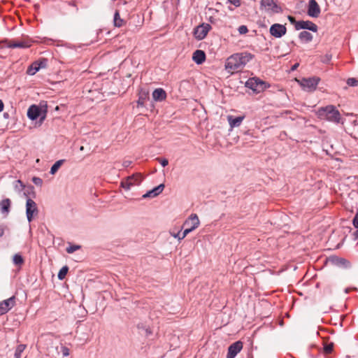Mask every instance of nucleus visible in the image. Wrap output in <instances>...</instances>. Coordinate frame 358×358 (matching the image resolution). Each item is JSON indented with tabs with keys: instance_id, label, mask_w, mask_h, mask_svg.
Masks as SVG:
<instances>
[{
	"instance_id": "obj_21",
	"label": "nucleus",
	"mask_w": 358,
	"mask_h": 358,
	"mask_svg": "<svg viewBox=\"0 0 358 358\" xmlns=\"http://www.w3.org/2000/svg\"><path fill=\"white\" fill-rule=\"evenodd\" d=\"M11 201L9 199H4L0 201V211L2 214L8 215L10 212Z\"/></svg>"
},
{
	"instance_id": "obj_37",
	"label": "nucleus",
	"mask_w": 358,
	"mask_h": 358,
	"mask_svg": "<svg viewBox=\"0 0 358 358\" xmlns=\"http://www.w3.org/2000/svg\"><path fill=\"white\" fill-rule=\"evenodd\" d=\"M33 182L38 186H41L43 184V180L41 178L38 177H34L32 179Z\"/></svg>"
},
{
	"instance_id": "obj_42",
	"label": "nucleus",
	"mask_w": 358,
	"mask_h": 358,
	"mask_svg": "<svg viewBox=\"0 0 358 358\" xmlns=\"http://www.w3.org/2000/svg\"><path fill=\"white\" fill-rule=\"evenodd\" d=\"M131 164V161L130 160H124L122 162V166L125 168L129 166Z\"/></svg>"
},
{
	"instance_id": "obj_33",
	"label": "nucleus",
	"mask_w": 358,
	"mask_h": 358,
	"mask_svg": "<svg viewBox=\"0 0 358 358\" xmlns=\"http://www.w3.org/2000/svg\"><path fill=\"white\" fill-rule=\"evenodd\" d=\"M334 348V344L332 343L327 344L324 347V351L327 354H329L332 352Z\"/></svg>"
},
{
	"instance_id": "obj_13",
	"label": "nucleus",
	"mask_w": 358,
	"mask_h": 358,
	"mask_svg": "<svg viewBox=\"0 0 358 358\" xmlns=\"http://www.w3.org/2000/svg\"><path fill=\"white\" fill-rule=\"evenodd\" d=\"M295 29L296 30L308 29V30L312 31L313 32H316L317 31V26L315 23L312 22L310 21L301 20V21H298L297 22H296Z\"/></svg>"
},
{
	"instance_id": "obj_18",
	"label": "nucleus",
	"mask_w": 358,
	"mask_h": 358,
	"mask_svg": "<svg viewBox=\"0 0 358 358\" xmlns=\"http://www.w3.org/2000/svg\"><path fill=\"white\" fill-rule=\"evenodd\" d=\"M192 59L196 64H201L206 60V54L203 50H196L193 53Z\"/></svg>"
},
{
	"instance_id": "obj_1",
	"label": "nucleus",
	"mask_w": 358,
	"mask_h": 358,
	"mask_svg": "<svg viewBox=\"0 0 358 358\" xmlns=\"http://www.w3.org/2000/svg\"><path fill=\"white\" fill-rule=\"evenodd\" d=\"M252 59L250 53H236L229 57L225 63L226 70L234 73L241 71Z\"/></svg>"
},
{
	"instance_id": "obj_14",
	"label": "nucleus",
	"mask_w": 358,
	"mask_h": 358,
	"mask_svg": "<svg viewBox=\"0 0 358 358\" xmlns=\"http://www.w3.org/2000/svg\"><path fill=\"white\" fill-rule=\"evenodd\" d=\"M320 14V8L315 0L308 2V15L312 17H317Z\"/></svg>"
},
{
	"instance_id": "obj_15",
	"label": "nucleus",
	"mask_w": 358,
	"mask_h": 358,
	"mask_svg": "<svg viewBox=\"0 0 358 358\" xmlns=\"http://www.w3.org/2000/svg\"><path fill=\"white\" fill-rule=\"evenodd\" d=\"M243 343L236 341L231 344L228 348L227 358H234L236 355L242 350Z\"/></svg>"
},
{
	"instance_id": "obj_39",
	"label": "nucleus",
	"mask_w": 358,
	"mask_h": 358,
	"mask_svg": "<svg viewBox=\"0 0 358 358\" xmlns=\"http://www.w3.org/2000/svg\"><path fill=\"white\" fill-rule=\"evenodd\" d=\"M353 226L358 229V210L357 211L353 220H352Z\"/></svg>"
},
{
	"instance_id": "obj_46",
	"label": "nucleus",
	"mask_w": 358,
	"mask_h": 358,
	"mask_svg": "<svg viewBox=\"0 0 358 358\" xmlns=\"http://www.w3.org/2000/svg\"><path fill=\"white\" fill-rule=\"evenodd\" d=\"M355 236L356 238H358V229L355 232Z\"/></svg>"
},
{
	"instance_id": "obj_30",
	"label": "nucleus",
	"mask_w": 358,
	"mask_h": 358,
	"mask_svg": "<svg viewBox=\"0 0 358 358\" xmlns=\"http://www.w3.org/2000/svg\"><path fill=\"white\" fill-rule=\"evenodd\" d=\"M36 63H38V68L41 69H43V68H45L47 66V64H48V59H45V58H41L37 61L35 62Z\"/></svg>"
},
{
	"instance_id": "obj_25",
	"label": "nucleus",
	"mask_w": 358,
	"mask_h": 358,
	"mask_svg": "<svg viewBox=\"0 0 358 358\" xmlns=\"http://www.w3.org/2000/svg\"><path fill=\"white\" fill-rule=\"evenodd\" d=\"M13 262L15 265L18 266L19 267H21L22 265L24 264V260L22 256L20 254L17 253V254L14 255V256L13 257Z\"/></svg>"
},
{
	"instance_id": "obj_47",
	"label": "nucleus",
	"mask_w": 358,
	"mask_h": 358,
	"mask_svg": "<svg viewBox=\"0 0 358 358\" xmlns=\"http://www.w3.org/2000/svg\"><path fill=\"white\" fill-rule=\"evenodd\" d=\"M298 64H294V66L292 67V69H295L298 66Z\"/></svg>"
},
{
	"instance_id": "obj_12",
	"label": "nucleus",
	"mask_w": 358,
	"mask_h": 358,
	"mask_svg": "<svg viewBox=\"0 0 358 358\" xmlns=\"http://www.w3.org/2000/svg\"><path fill=\"white\" fill-rule=\"evenodd\" d=\"M15 305L14 296L0 302V316L7 313Z\"/></svg>"
},
{
	"instance_id": "obj_4",
	"label": "nucleus",
	"mask_w": 358,
	"mask_h": 358,
	"mask_svg": "<svg viewBox=\"0 0 358 358\" xmlns=\"http://www.w3.org/2000/svg\"><path fill=\"white\" fill-rule=\"evenodd\" d=\"M259 9L268 15H273L282 12V9L281 6L278 5L277 0H261Z\"/></svg>"
},
{
	"instance_id": "obj_40",
	"label": "nucleus",
	"mask_w": 358,
	"mask_h": 358,
	"mask_svg": "<svg viewBox=\"0 0 358 358\" xmlns=\"http://www.w3.org/2000/svg\"><path fill=\"white\" fill-rule=\"evenodd\" d=\"M231 4L235 6L236 7H239L241 6V0H228Z\"/></svg>"
},
{
	"instance_id": "obj_36",
	"label": "nucleus",
	"mask_w": 358,
	"mask_h": 358,
	"mask_svg": "<svg viewBox=\"0 0 358 358\" xmlns=\"http://www.w3.org/2000/svg\"><path fill=\"white\" fill-rule=\"evenodd\" d=\"M331 57H331V55H330V54H326V55H325L322 58V62L323 63H326V64H327V63H329V62L331 61Z\"/></svg>"
},
{
	"instance_id": "obj_3",
	"label": "nucleus",
	"mask_w": 358,
	"mask_h": 358,
	"mask_svg": "<svg viewBox=\"0 0 358 358\" xmlns=\"http://www.w3.org/2000/svg\"><path fill=\"white\" fill-rule=\"evenodd\" d=\"M199 224L200 222L198 216L196 214H192L184 222L183 226L186 227V229L182 232V236H180V231H178L177 234H171V236L178 238V241H181L184 239L189 233L196 229Z\"/></svg>"
},
{
	"instance_id": "obj_45",
	"label": "nucleus",
	"mask_w": 358,
	"mask_h": 358,
	"mask_svg": "<svg viewBox=\"0 0 358 358\" xmlns=\"http://www.w3.org/2000/svg\"><path fill=\"white\" fill-rule=\"evenodd\" d=\"M138 105H143V101L141 99H138Z\"/></svg>"
},
{
	"instance_id": "obj_17",
	"label": "nucleus",
	"mask_w": 358,
	"mask_h": 358,
	"mask_svg": "<svg viewBox=\"0 0 358 358\" xmlns=\"http://www.w3.org/2000/svg\"><path fill=\"white\" fill-rule=\"evenodd\" d=\"M164 185L160 184L157 187L153 188L152 189L148 191L145 194H143V198L145 199V198L155 197V196H158L164 190Z\"/></svg>"
},
{
	"instance_id": "obj_7",
	"label": "nucleus",
	"mask_w": 358,
	"mask_h": 358,
	"mask_svg": "<svg viewBox=\"0 0 358 358\" xmlns=\"http://www.w3.org/2000/svg\"><path fill=\"white\" fill-rule=\"evenodd\" d=\"M38 213L36 202L30 198L27 199L26 202V215L27 220L30 222L32 221L34 215Z\"/></svg>"
},
{
	"instance_id": "obj_50",
	"label": "nucleus",
	"mask_w": 358,
	"mask_h": 358,
	"mask_svg": "<svg viewBox=\"0 0 358 358\" xmlns=\"http://www.w3.org/2000/svg\"><path fill=\"white\" fill-rule=\"evenodd\" d=\"M357 125H358V124H357Z\"/></svg>"
},
{
	"instance_id": "obj_22",
	"label": "nucleus",
	"mask_w": 358,
	"mask_h": 358,
	"mask_svg": "<svg viewBox=\"0 0 358 358\" xmlns=\"http://www.w3.org/2000/svg\"><path fill=\"white\" fill-rule=\"evenodd\" d=\"M331 261L334 264L339 267L348 268L350 266V262L342 257H332Z\"/></svg>"
},
{
	"instance_id": "obj_5",
	"label": "nucleus",
	"mask_w": 358,
	"mask_h": 358,
	"mask_svg": "<svg viewBox=\"0 0 358 358\" xmlns=\"http://www.w3.org/2000/svg\"><path fill=\"white\" fill-rule=\"evenodd\" d=\"M245 87L259 94L270 87V85L257 77L249 78L245 83Z\"/></svg>"
},
{
	"instance_id": "obj_8",
	"label": "nucleus",
	"mask_w": 358,
	"mask_h": 358,
	"mask_svg": "<svg viewBox=\"0 0 358 358\" xmlns=\"http://www.w3.org/2000/svg\"><path fill=\"white\" fill-rule=\"evenodd\" d=\"M142 180L141 174H135L127 177L125 180L121 182V187L128 190L134 185H139Z\"/></svg>"
},
{
	"instance_id": "obj_31",
	"label": "nucleus",
	"mask_w": 358,
	"mask_h": 358,
	"mask_svg": "<svg viewBox=\"0 0 358 358\" xmlns=\"http://www.w3.org/2000/svg\"><path fill=\"white\" fill-rule=\"evenodd\" d=\"M81 246L78 245H71L66 248V250L69 254H71L75 251L79 250Z\"/></svg>"
},
{
	"instance_id": "obj_44",
	"label": "nucleus",
	"mask_w": 358,
	"mask_h": 358,
	"mask_svg": "<svg viewBox=\"0 0 358 358\" xmlns=\"http://www.w3.org/2000/svg\"><path fill=\"white\" fill-rule=\"evenodd\" d=\"M3 109V103L1 100H0V112H1Z\"/></svg>"
},
{
	"instance_id": "obj_32",
	"label": "nucleus",
	"mask_w": 358,
	"mask_h": 358,
	"mask_svg": "<svg viewBox=\"0 0 358 358\" xmlns=\"http://www.w3.org/2000/svg\"><path fill=\"white\" fill-rule=\"evenodd\" d=\"M347 84L351 87H356L358 85V80L355 78H350L347 80Z\"/></svg>"
},
{
	"instance_id": "obj_27",
	"label": "nucleus",
	"mask_w": 358,
	"mask_h": 358,
	"mask_svg": "<svg viewBox=\"0 0 358 358\" xmlns=\"http://www.w3.org/2000/svg\"><path fill=\"white\" fill-rule=\"evenodd\" d=\"M37 65H38V63H36L35 62H33L30 65V66L28 68L27 73L29 75H31V76L34 75L37 71H38L40 70V69L38 68V66Z\"/></svg>"
},
{
	"instance_id": "obj_16",
	"label": "nucleus",
	"mask_w": 358,
	"mask_h": 358,
	"mask_svg": "<svg viewBox=\"0 0 358 358\" xmlns=\"http://www.w3.org/2000/svg\"><path fill=\"white\" fill-rule=\"evenodd\" d=\"M41 109L36 106H31L27 110V116L31 120H36L41 115Z\"/></svg>"
},
{
	"instance_id": "obj_2",
	"label": "nucleus",
	"mask_w": 358,
	"mask_h": 358,
	"mask_svg": "<svg viewBox=\"0 0 358 358\" xmlns=\"http://www.w3.org/2000/svg\"><path fill=\"white\" fill-rule=\"evenodd\" d=\"M317 114L320 119L326 120L334 123H339L341 119L340 112L333 105L319 108Z\"/></svg>"
},
{
	"instance_id": "obj_49",
	"label": "nucleus",
	"mask_w": 358,
	"mask_h": 358,
	"mask_svg": "<svg viewBox=\"0 0 358 358\" xmlns=\"http://www.w3.org/2000/svg\"><path fill=\"white\" fill-rule=\"evenodd\" d=\"M83 149H84L83 146H81L80 148V150H83Z\"/></svg>"
},
{
	"instance_id": "obj_23",
	"label": "nucleus",
	"mask_w": 358,
	"mask_h": 358,
	"mask_svg": "<svg viewBox=\"0 0 358 358\" xmlns=\"http://www.w3.org/2000/svg\"><path fill=\"white\" fill-rule=\"evenodd\" d=\"M299 39L304 43H308L313 40V35L307 31H302L300 32L299 35Z\"/></svg>"
},
{
	"instance_id": "obj_29",
	"label": "nucleus",
	"mask_w": 358,
	"mask_h": 358,
	"mask_svg": "<svg viewBox=\"0 0 358 358\" xmlns=\"http://www.w3.org/2000/svg\"><path fill=\"white\" fill-rule=\"evenodd\" d=\"M69 271V268L66 266H63L58 273V278L63 280L65 278Z\"/></svg>"
},
{
	"instance_id": "obj_10",
	"label": "nucleus",
	"mask_w": 358,
	"mask_h": 358,
	"mask_svg": "<svg viewBox=\"0 0 358 358\" xmlns=\"http://www.w3.org/2000/svg\"><path fill=\"white\" fill-rule=\"evenodd\" d=\"M210 29L211 26L209 24L203 23L194 29V36L197 40H202L206 36Z\"/></svg>"
},
{
	"instance_id": "obj_9",
	"label": "nucleus",
	"mask_w": 358,
	"mask_h": 358,
	"mask_svg": "<svg viewBox=\"0 0 358 358\" xmlns=\"http://www.w3.org/2000/svg\"><path fill=\"white\" fill-rule=\"evenodd\" d=\"M5 45L10 48H27L31 45L30 40H21V41H10L4 40L2 41Z\"/></svg>"
},
{
	"instance_id": "obj_24",
	"label": "nucleus",
	"mask_w": 358,
	"mask_h": 358,
	"mask_svg": "<svg viewBox=\"0 0 358 358\" xmlns=\"http://www.w3.org/2000/svg\"><path fill=\"white\" fill-rule=\"evenodd\" d=\"M114 25L117 27H121L123 26L124 21L120 17V13L116 10L114 14Z\"/></svg>"
},
{
	"instance_id": "obj_43",
	"label": "nucleus",
	"mask_w": 358,
	"mask_h": 358,
	"mask_svg": "<svg viewBox=\"0 0 358 358\" xmlns=\"http://www.w3.org/2000/svg\"><path fill=\"white\" fill-rule=\"evenodd\" d=\"M288 20H289V22L292 23V24H294V25L296 24V22H297L298 21H296L294 17H292V16H290L289 15L288 16Z\"/></svg>"
},
{
	"instance_id": "obj_11",
	"label": "nucleus",
	"mask_w": 358,
	"mask_h": 358,
	"mask_svg": "<svg viewBox=\"0 0 358 358\" xmlns=\"http://www.w3.org/2000/svg\"><path fill=\"white\" fill-rule=\"evenodd\" d=\"M287 32V28L285 25L275 23L271 26L269 29L270 34L275 38H281Z\"/></svg>"
},
{
	"instance_id": "obj_48",
	"label": "nucleus",
	"mask_w": 358,
	"mask_h": 358,
	"mask_svg": "<svg viewBox=\"0 0 358 358\" xmlns=\"http://www.w3.org/2000/svg\"><path fill=\"white\" fill-rule=\"evenodd\" d=\"M16 182H18V183H20V185H22V182L20 180H17Z\"/></svg>"
},
{
	"instance_id": "obj_28",
	"label": "nucleus",
	"mask_w": 358,
	"mask_h": 358,
	"mask_svg": "<svg viewBox=\"0 0 358 358\" xmlns=\"http://www.w3.org/2000/svg\"><path fill=\"white\" fill-rule=\"evenodd\" d=\"M26 348V345L23 344L18 345L16 348L15 352V358H20L22 356V353L24 352V350Z\"/></svg>"
},
{
	"instance_id": "obj_38",
	"label": "nucleus",
	"mask_w": 358,
	"mask_h": 358,
	"mask_svg": "<svg viewBox=\"0 0 358 358\" xmlns=\"http://www.w3.org/2000/svg\"><path fill=\"white\" fill-rule=\"evenodd\" d=\"M157 160L163 167L166 166L169 164V161L165 158H157Z\"/></svg>"
},
{
	"instance_id": "obj_20",
	"label": "nucleus",
	"mask_w": 358,
	"mask_h": 358,
	"mask_svg": "<svg viewBox=\"0 0 358 358\" xmlns=\"http://www.w3.org/2000/svg\"><path fill=\"white\" fill-rule=\"evenodd\" d=\"M243 119L244 116L234 117L232 115H229L227 117L229 124L231 128L239 127L241 124Z\"/></svg>"
},
{
	"instance_id": "obj_6",
	"label": "nucleus",
	"mask_w": 358,
	"mask_h": 358,
	"mask_svg": "<svg viewBox=\"0 0 358 358\" xmlns=\"http://www.w3.org/2000/svg\"><path fill=\"white\" fill-rule=\"evenodd\" d=\"M300 86L307 92H313L316 90L317 86L320 81L319 77L313 76L310 78H303L301 80H296Z\"/></svg>"
},
{
	"instance_id": "obj_35",
	"label": "nucleus",
	"mask_w": 358,
	"mask_h": 358,
	"mask_svg": "<svg viewBox=\"0 0 358 358\" xmlns=\"http://www.w3.org/2000/svg\"><path fill=\"white\" fill-rule=\"evenodd\" d=\"M61 351H62L63 357H67L70 354L69 349L66 346H62Z\"/></svg>"
},
{
	"instance_id": "obj_34",
	"label": "nucleus",
	"mask_w": 358,
	"mask_h": 358,
	"mask_svg": "<svg viewBox=\"0 0 358 358\" xmlns=\"http://www.w3.org/2000/svg\"><path fill=\"white\" fill-rule=\"evenodd\" d=\"M238 31L240 34H245L248 32V29L245 25H241L238 27Z\"/></svg>"
},
{
	"instance_id": "obj_26",
	"label": "nucleus",
	"mask_w": 358,
	"mask_h": 358,
	"mask_svg": "<svg viewBox=\"0 0 358 358\" xmlns=\"http://www.w3.org/2000/svg\"><path fill=\"white\" fill-rule=\"evenodd\" d=\"M64 159L57 161L51 167L50 173L54 175L57 173L60 166L63 164Z\"/></svg>"
},
{
	"instance_id": "obj_19",
	"label": "nucleus",
	"mask_w": 358,
	"mask_h": 358,
	"mask_svg": "<svg viewBox=\"0 0 358 358\" xmlns=\"http://www.w3.org/2000/svg\"><path fill=\"white\" fill-rule=\"evenodd\" d=\"M152 98L156 101H164L166 98V93L162 88H157L153 91Z\"/></svg>"
},
{
	"instance_id": "obj_41",
	"label": "nucleus",
	"mask_w": 358,
	"mask_h": 358,
	"mask_svg": "<svg viewBox=\"0 0 358 358\" xmlns=\"http://www.w3.org/2000/svg\"><path fill=\"white\" fill-rule=\"evenodd\" d=\"M6 227L5 225H0V237H2L4 234Z\"/></svg>"
}]
</instances>
